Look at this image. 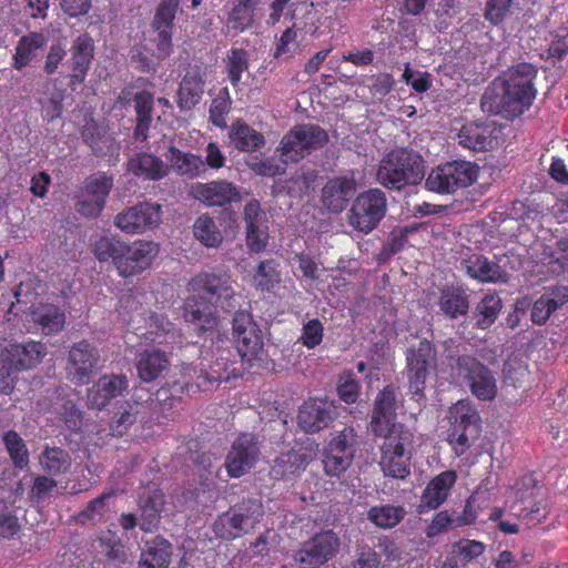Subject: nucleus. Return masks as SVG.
Masks as SVG:
<instances>
[{
  "label": "nucleus",
  "instance_id": "1",
  "mask_svg": "<svg viewBox=\"0 0 568 568\" xmlns=\"http://www.w3.org/2000/svg\"><path fill=\"white\" fill-rule=\"evenodd\" d=\"M536 75L537 69L529 63H519L510 68L503 78L495 80L486 89L480 101L481 110L506 118L523 114L536 97Z\"/></svg>",
  "mask_w": 568,
  "mask_h": 568
},
{
  "label": "nucleus",
  "instance_id": "2",
  "mask_svg": "<svg viewBox=\"0 0 568 568\" xmlns=\"http://www.w3.org/2000/svg\"><path fill=\"white\" fill-rule=\"evenodd\" d=\"M94 255L100 262H111L121 277H131L148 270L160 253L153 241L138 240L132 243L101 237L94 243Z\"/></svg>",
  "mask_w": 568,
  "mask_h": 568
},
{
  "label": "nucleus",
  "instance_id": "3",
  "mask_svg": "<svg viewBox=\"0 0 568 568\" xmlns=\"http://www.w3.org/2000/svg\"><path fill=\"white\" fill-rule=\"evenodd\" d=\"M45 286L36 278L22 282L14 293L16 303L11 305V312L16 310L26 317L31 318L28 331H41L43 334H53L64 326V314L44 296Z\"/></svg>",
  "mask_w": 568,
  "mask_h": 568
},
{
  "label": "nucleus",
  "instance_id": "4",
  "mask_svg": "<svg viewBox=\"0 0 568 568\" xmlns=\"http://www.w3.org/2000/svg\"><path fill=\"white\" fill-rule=\"evenodd\" d=\"M424 178L422 156L406 149L390 151L382 161L377 171V181L388 189H400L407 184H417Z\"/></svg>",
  "mask_w": 568,
  "mask_h": 568
},
{
  "label": "nucleus",
  "instance_id": "5",
  "mask_svg": "<svg viewBox=\"0 0 568 568\" xmlns=\"http://www.w3.org/2000/svg\"><path fill=\"white\" fill-rule=\"evenodd\" d=\"M385 438L382 446L381 468L385 476L404 479L409 475L413 434L406 427H396L395 432L379 435Z\"/></svg>",
  "mask_w": 568,
  "mask_h": 568
},
{
  "label": "nucleus",
  "instance_id": "6",
  "mask_svg": "<svg viewBox=\"0 0 568 568\" xmlns=\"http://www.w3.org/2000/svg\"><path fill=\"white\" fill-rule=\"evenodd\" d=\"M449 419L452 422L449 444L455 454L460 456L478 438L480 418L469 400H459L450 408Z\"/></svg>",
  "mask_w": 568,
  "mask_h": 568
},
{
  "label": "nucleus",
  "instance_id": "7",
  "mask_svg": "<svg viewBox=\"0 0 568 568\" xmlns=\"http://www.w3.org/2000/svg\"><path fill=\"white\" fill-rule=\"evenodd\" d=\"M326 142L327 134L320 126L314 124L295 126L283 136L280 143L282 162L284 164L298 162Z\"/></svg>",
  "mask_w": 568,
  "mask_h": 568
},
{
  "label": "nucleus",
  "instance_id": "8",
  "mask_svg": "<svg viewBox=\"0 0 568 568\" xmlns=\"http://www.w3.org/2000/svg\"><path fill=\"white\" fill-rule=\"evenodd\" d=\"M477 176V165L466 161L450 162L433 169L426 178L425 186L437 193H453L473 184Z\"/></svg>",
  "mask_w": 568,
  "mask_h": 568
},
{
  "label": "nucleus",
  "instance_id": "9",
  "mask_svg": "<svg viewBox=\"0 0 568 568\" xmlns=\"http://www.w3.org/2000/svg\"><path fill=\"white\" fill-rule=\"evenodd\" d=\"M387 210L385 193L379 189H371L361 193L348 212L349 225L363 233L372 232Z\"/></svg>",
  "mask_w": 568,
  "mask_h": 568
},
{
  "label": "nucleus",
  "instance_id": "10",
  "mask_svg": "<svg viewBox=\"0 0 568 568\" xmlns=\"http://www.w3.org/2000/svg\"><path fill=\"white\" fill-rule=\"evenodd\" d=\"M455 372L477 399L493 400L496 397L498 386L495 375L475 357H459Z\"/></svg>",
  "mask_w": 568,
  "mask_h": 568
},
{
  "label": "nucleus",
  "instance_id": "11",
  "mask_svg": "<svg viewBox=\"0 0 568 568\" xmlns=\"http://www.w3.org/2000/svg\"><path fill=\"white\" fill-rule=\"evenodd\" d=\"M262 516L260 501L248 500L220 516L214 523V531L221 538L234 539L253 529Z\"/></svg>",
  "mask_w": 568,
  "mask_h": 568
},
{
  "label": "nucleus",
  "instance_id": "12",
  "mask_svg": "<svg viewBox=\"0 0 568 568\" xmlns=\"http://www.w3.org/2000/svg\"><path fill=\"white\" fill-rule=\"evenodd\" d=\"M113 180L105 173H95L84 180L75 195V209L85 217H97L103 211Z\"/></svg>",
  "mask_w": 568,
  "mask_h": 568
},
{
  "label": "nucleus",
  "instance_id": "13",
  "mask_svg": "<svg viewBox=\"0 0 568 568\" xmlns=\"http://www.w3.org/2000/svg\"><path fill=\"white\" fill-rule=\"evenodd\" d=\"M162 223V207L158 203L142 202L115 215L114 225L125 234H143Z\"/></svg>",
  "mask_w": 568,
  "mask_h": 568
},
{
  "label": "nucleus",
  "instance_id": "14",
  "mask_svg": "<svg viewBox=\"0 0 568 568\" xmlns=\"http://www.w3.org/2000/svg\"><path fill=\"white\" fill-rule=\"evenodd\" d=\"M355 434L352 428H344L329 439L323 454L324 470L329 476H339L354 458Z\"/></svg>",
  "mask_w": 568,
  "mask_h": 568
},
{
  "label": "nucleus",
  "instance_id": "15",
  "mask_svg": "<svg viewBox=\"0 0 568 568\" xmlns=\"http://www.w3.org/2000/svg\"><path fill=\"white\" fill-rule=\"evenodd\" d=\"M233 335L239 355L251 363L261 358L263 339L258 326L246 312L236 313L233 318Z\"/></svg>",
  "mask_w": 568,
  "mask_h": 568
},
{
  "label": "nucleus",
  "instance_id": "16",
  "mask_svg": "<svg viewBox=\"0 0 568 568\" xmlns=\"http://www.w3.org/2000/svg\"><path fill=\"white\" fill-rule=\"evenodd\" d=\"M100 354L85 341L74 344L67 363V375L75 384H87L99 368Z\"/></svg>",
  "mask_w": 568,
  "mask_h": 568
},
{
  "label": "nucleus",
  "instance_id": "17",
  "mask_svg": "<svg viewBox=\"0 0 568 568\" xmlns=\"http://www.w3.org/2000/svg\"><path fill=\"white\" fill-rule=\"evenodd\" d=\"M338 405L327 398H310L298 413V425L306 433H316L328 426L338 415Z\"/></svg>",
  "mask_w": 568,
  "mask_h": 568
},
{
  "label": "nucleus",
  "instance_id": "18",
  "mask_svg": "<svg viewBox=\"0 0 568 568\" xmlns=\"http://www.w3.org/2000/svg\"><path fill=\"white\" fill-rule=\"evenodd\" d=\"M260 457V446L253 434H242L232 444L225 467L231 477L247 473Z\"/></svg>",
  "mask_w": 568,
  "mask_h": 568
},
{
  "label": "nucleus",
  "instance_id": "19",
  "mask_svg": "<svg viewBox=\"0 0 568 568\" xmlns=\"http://www.w3.org/2000/svg\"><path fill=\"white\" fill-rule=\"evenodd\" d=\"M190 194L205 206H224L242 200L240 189L226 180H214L191 185Z\"/></svg>",
  "mask_w": 568,
  "mask_h": 568
},
{
  "label": "nucleus",
  "instance_id": "20",
  "mask_svg": "<svg viewBox=\"0 0 568 568\" xmlns=\"http://www.w3.org/2000/svg\"><path fill=\"white\" fill-rule=\"evenodd\" d=\"M398 396L395 387L386 386L376 397L371 420V429L375 435L389 434L396 427H404L395 422Z\"/></svg>",
  "mask_w": 568,
  "mask_h": 568
},
{
  "label": "nucleus",
  "instance_id": "21",
  "mask_svg": "<svg viewBox=\"0 0 568 568\" xmlns=\"http://www.w3.org/2000/svg\"><path fill=\"white\" fill-rule=\"evenodd\" d=\"M434 351L430 342L420 341L417 347L407 353L409 388L415 396H420L426 376L434 364Z\"/></svg>",
  "mask_w": 568,
  "mask_h": 568
},
{
  "label": "nucleus",
  "instance_id": "22",
  "mask_svg": "<svg viewBox=\"0 0 568 568\" xmlns=\"http://www.w3.org/2000/svg\"><path fill=\"white\" fill-rule=\"evenodd\" d=\"M339 546V538L333 530L322 531L304 545L298 560L311 565H322L336 555Z\"/></svg>",
  "mask_w": 568,
  "mask_h": 568
},
{
  "label": "nucleus",
  "instance_id": "23",
  "mask_svg": "<svg viewBox=\"0 0 568 568\" xmlns=\"http://www.w3.org/2000/svg\"><path fill=\"white\" fill-rule=\"evenodd\" d=\"M193 291L205 292L216 302H221V307H230L229 300L233 297L234 291L231 278L226 273L204 272L196 275L190 283Z\"/></svg>",
  "mask_w": 568,
  "mask_h": 568
},
{
  "label": "nucleus",
  "instance_id": "24",
  "mask_svg": "<svg viewBox=\"0 0 568 568\" xmlns=\"http://www.w3.org/2000/svg\"><path fill=\"white\" fill-rule=\"evenodd\" d=\"M497 128L488 122H470L462 126L458 143L474 151H486L497 144Z\"/></svg>",
  "mask_w": 568,
  "mask_h": 568
},
{
  "label": "nucleus",
  "instance_id": "25",
  "mask_svg": "<svg viewBox=\"0 0 568 568\" xmlns=\"http://www.w3.org/2000/svg\"><path fill=\"white\" fill-rule=\"evenodd\" d=\"M356 191L354 176H336L328 180L322 190V203L331 212H342Z\"/></svg>",
  "mask_w": 568,
  "mask_h": 568
},
{
  "label": "nucleus",
  "instance_id": "26",
  "mask_svg": "<svg viewBox=\"0 0 568 568\" xmlns=\"http://www.w3.org/2000/svg\"><path fill=\"white\" fill-rule=\"evenodd\" d=\"M457 475L454 470H446L435 476L425 487L418 505V513L423 514L443 505L448 498Z\"/></svg>",
  "mask_w": 568,
  "mask_h": 568
},
{
  "label": "nucleus",
  "instance_id": "27",
  "mask_svg": "<svg viewBox=\"0 0 568 568\" xmlns=\"http://www.w3.org/2000/svg\"><path fill=\"white\" fill-rule=\"evenodd\" d=\"M94 43L88 34L79 36L71 47V74L70 87L75 89L77 85L84 82L91 60L93 58Z\"/></svg>",
  "mask_w": 568,
  "mask_h": 568
},
{
  "label": "nucleus",
  "instance_id": "28",
  "mask_svg": "<svg viewBox=\"0 0 568 568\" xmlns=\"http://www.w3.org/2000/svg\"><path fill=\"white\" fill-rule=\"evenodd\" d=\"M128 388V381L121 375H103L88 390V405L101 409Z\"/></svg>",
  "mask_w": 568,
  "mask_h": 568
},
{
  "label": "nucleus",
  "instance_id": "29",
  "mask_svg": "<svg viewBox=\"0 0 568 568\" xmlns=\"http://www.w3.org/2000/svg\"><path fill=\"white\" fill-rule=\"evenodd\" d=\"M315 456L316 447L310 442L297 450L293 449L277 457L272 468V474L275 478L295 475L305 469Z\"/></svg>",
  "mask_w": 568,
  "mask_h": 568
},
{
  "label": "nucleus",
  "instance_id": "30",
  "mask_svg": "<svg viewBox=\"0 0 568 568\" xmlns=\"http://www.w3.org/2000/svg\"><path fill=\"white\" fill-rule=\"evenodd\" d=\"M47 44V38L41 32H30L21 37L12 55V68L21 71L36 62Z\"/></svg>",
  "mask_w": 568,
  "mask_h": 568
},
{
  "label": "nucleus",
  "instance_id": "31",
  "mask_svg": "<svg viewBox=\"0 0 568 568\" xmlns=\"http://www.w3.org/2000/svg\"><path fill=\"white\" fill-rule=\"evenodd\" d=\"M135 334L145 343L169 345L175 343L178 336L173 325L163 316L150 313L144 326H136Z\"/></svg>",
  "mask_w": 568,
  "mask_h": 568
},
{
  "label": "nucleus",
  "instance_id": "32",
  "mask_svg": "<svg viewBox=\"0 0 568 568\" xmlns=\"http://www.w3.org/2000/svg\"><path fill=\"white\" fill-rule=\"evenodd\" d=\"M8 359L17 369H29L38 365L47 355V348L40 342L11 344L7 349Z\"/></svg>",
  "mask_w": 568,
  "mask_h": 568
},
{
  "label": "nucleus",
  "instance_id": "33",
  "mask_svg": "<svg viewBox=\"0 0 568 568\" xmlns=\"http://www.w3.org/2000/svg\"><path fill=\"white\" fill-rule=\"evenodd\" d=\"M164 156L180 175L196 178L205 173L204 161L200 155L183 152L174 145H170Z\"/></svg>",
  "mask_w": 568,
  "mask_h": 568
},
{
  "label": "nucleus",
  "instance_id": "34",
  "mask_svg": "<svg viewBox=\"0 0 568 568\" xmlns=\"http://www.w3.org/2000/svg\"><path fill=\"white\" fill-rule=\"evenodd\" d=\"M568 302V287L559 286L546 292L537 300L531 310V320L541 325L560 306Z\"/></svg>",
  "mask_w": 568,
  "mask_h": 568
},
{
  "label": "nucleus",
  "instance_id": "35",
  "mask_svg": "<svg viewBox=\"0 0 568 568\" xmlns=\"http://www.w3.org/2000/svg\"><path fill=\"white\" fill-rule=\"evenodd\" d=\"M466 273L481 282H505L506 273L488 258L474 254L463 262Z\"/></svg>",
  "mask_w": 568,
  "mask_h": 568
},
{
  "label": "nucleus",
  "instance_id": "36",
  "mask_svg": "<svg viewBox=\"0 0 568 568\" xmlns=\"http://www.w3.org/2000/svg\"><path fill=\"white\" fill-rule=\"evenodd\" d=\"M184 318L197 326L201 331H209L217 325V317L209 305L202 298L195 296L189 297L184 306Z\"/></svg>",
  "mask_w": 568,
  "mask_h": 568
},
{
  "label": "nucleus",
  "instance_id": "37",
  "mask_svg": "<svg viewBox=\"0 0 568 568\" xmlns=\"http://www.w3.org/2000/svg\"><path fill=\"white\" fill-rule=\"evenodd\" d=\"M172 555L171 545L161 537L146 542L142 550L138 568H168Z\"/></svg>",
  "mask_w": 568,
  "mask_h": 568
},
{
  "label": "nucleus",
  "instance_id": "38",
  "mask_svg": "<svg viewBox=\"0 0 568 568\" xmlns=\"http://www.w3.org/2000/svg\"><path fill=\"white\" fill-rule=\"evenodd\" d=\"M169 359L166 355L155 348L145 349L139 354L136 361V371L143 382H152L168 367Z\"/></svg>",
  "mask_w": 568,
  "mask_h": 568
},
{
  "label": "nucleus",
  "instance_id": "39",
  "mask_svg": "<svg viewBox=\"0 0 568 568\" xmlns=\"http://www.w3.org/2000/svg\"><path fill=\"white\" fill-rule=\"evenodd\" d=\"M128 169L134 175L148 180H160L168 174V168L163 161L149 153H141L130 159Z\"/></svg>",
  "mask_w": 568,
  "mask_h": 568
},
{
  "label": "nucleus",
  "instance_id": "40",
  "mask_svg": "<svg viewBox=\"0 0 568 568\" xmlns=\"http://www.w3.org/2000/svg\"><path fill=\"white\" fill-rule=\"evenodd\" d=\"M231 143L242 152H253L264 145V136L248 126L246 123L237 121L230 129Z\"/></svg>",
  "mask_w": 568,
  "mask_h": 568
},
{
  "label": "nucleus",
  "instance_id": "41",
  "mask_svg": "<svg viewBox=\"0 0 568 568\" xmlns=\"http://www.w3.org/2000/svg\"><path fill=\"white\" fill-rule=\"evenodd\" d=\"M114 514L113 494L105 493L93 499L88 507L79 514L78 520L82 524L93 525L108 521Z\"/></svg>",
  "mask_w": 568,
  "mask_h": 568
},
{
  "label": "nucleus",
  "instance_id": "42",
  "mask_svg": "<svg viewBox=\"0 0 568 568\" xmlns=\"http://www.w3.org/2000/svg\"><path fill=\"white\" fill-rule=\"evenodd\" d=\"M252 282L258 291L275 293L282 282L278 263L274 260L262 261L255 270Z\"/></svg>",
  "mask_w": 568,
  "mask_h": 568
},
{
  "label": "nucleus",
  "instance_id": "43",
  "mask_svg": "<svg viewBox=\"0 0 568 568\" xmlns=\"http://www.w3.org/2000/svg\"><path fill=\"white\" fill-rule=\"evenodd\" d=\"M194 237L205 247L217 248L223 243V234L209 214L200 215L193 224Z\"/></svg>",
  "mask_w": 568,
  "mask_h": 568
},
{
  "label": "nucleus",
  "instance_id": "44",
  "mask_svg": "<svg viewBox=\"0 0 568 568\" xmlns=\"http://www.w3.org/2000/svg\"><path fill=\"white\" fill-rule=\"evenodd\" d=\"M203 80L197 74L187 73L181 84L178 92V105L184 110H191L201 100L203 94Z\"/></svg>",
  "mask_w": 568,
  "mask_h": 568
},
{
  "label": "nucleus",
  "instance_id": "45",
  "mask_svg": "<svg viewBox=\"0 0 568 568\" xmlns=\"http://www.w3.org/2000/svg\"><path fill=\"white\" fill-rule=\"evenodd\" d=\"M261 0H234L235 6L232 9L227 24L229 27L243 31L252 26L254 20V11Z\"/></svg>",
  "mask_w": 568,
  "mask_h": 568
},
{
  "label": "nucleus",
  "instance_id": "46",
  "mask_svg": "<svg viewBox=\"0 0 568 568\" xmlns=\"http://www.w3.org/2000/svg\"><path fill=\"white\" fill-rule=\"evenodd\" d=\"M406 511L400 506L383 505L368 510L367 518L379 528H393L405 516Z\"/></svg>",
  "mask_w": 568,
  "mask_h": 568
},
{
  "label": "nucleus",
  "instance_id": "47",
  "mask_svg": "<svg viewBox=\"0 0 568 568\" xmlns=\"http://www.w3.org/2000/svg\"><path fill=\"white\" fill-rule=\"evenodd\" d=\"M39 463L51 475L64 473L71 466L68 453L58 447H47L39 456Z\"/></svg>",
  "mask_w": 568,
  "mask_h": 568
},
{
  "label": "nucleus",
  "instance_id": "48",
  "mask_svg": "<svg viewBox=\"0 0 568 568\" xmlns=\"http://www.w3.org/2000/svg\"><path fill=\"white\" fill-rule=\"evenodd\" d=\"M151 28L145 50L153 51V55L158 60L168 58L172 52V30L159 27Z\"/></svg>",
  "mask_w": 568,
  "mask_h": 568
},
{
  "label": "nucleus",
  "instance_id": "49",
  "mask_svg": "<svg viewBox=\"0 0 568 568\" xmlns=\"http://www.w3.org/2000/svg\"><path fill=\"white\" fill-rule=\"evenodd\" d=\"M501 310V300L496 294H487L476 307V324L478 327L488 328L497 318Z\"/></svg>",
  "mask_w": 568,
  "mask_h": 568
},
{
  "label": "nucleus",
  "instance_id": "50",
  "mask_svg": "<svg viewBox=\"0 0 568 568\" xmlns=\"http://www.w3.org/2000/svg\"><path fill=\"white\" fill-rule=\"evenodd\" d=\"M134 100L138 116L135 136L139 140H145L151 123L153 97L151 93L143 91L136 93Z\"/></svg>",
  "mask_w": 568,
  "mask_h": 568
},
{
  "label": "nucleus",
  "instance_id": "51",
  "mask_svg": "<svg viewBox=\"0 0 568 568\" xmlns=\"http://www.w3.org/2000/svg\"><path fill=\"white\" fill-rule=\"evenodd\" d=\"M225 63L229 80L237 85L242 74L248 69V53L244 49L232 48L226 53Z\"/></svg>",
  "mask_w": 568,
  "mask_h": 568
},
{
  "label": "nucleus",
  "instance_id": "52",
  "mask_svg": "<svg viewBox=\"0 0 568 568\" xmlns=\"http://www.w3.org/2000/svg\"><path fill=\"white\" fill-rule=\"evenodd\" d=\"M95 548L109 559L124 562L126 555L123 545L114 532L108 530L95 540Z\"/></svg>",
  "mask_w": 568,
  "mask_h": 568
},
{
  "label": "nucleus",
  "instance_id": "53",
  "mask_svg": "<svg viewBox=\"0 0 568 568\" xmlns=\"http://www.w3.org/2000/svg\"><path fill=\"white\" fill-rule=\"evenodd\" d=\"M440 310L450 317L463 315L468 310L466 295L459 290H446L439 301Z\"/></svg>",
  "mask_w": 568,
  "mask_h": 568
},
{
  "label": "nucleus",
  "instance_id": "54",
  "mask_svg": "<svg viewBox=\"0 0 568 568\" xmlns=\"http://www.w3.org/2000/svg\"><path fill=\"white\" fill-rule=\"evenodd\" d=\"M3 442L13 464L20 468L26 467L29 463V452L24 440L16 432L9 430L3 435Z\"/></svg>",
  "mask_w": 568,
  "mask_h": 568
},
{
  "label": "nucleus",
  "instance_id": "55",
  "mask_svg": "<svg viewBox=\"0 0 568 568\" xmlns=\"http://www.w3.org/2000/svg\"><path fill=\"white\" fill-rule=\"evenodd\" d=\"M138 414V403L126 402L120 405L111 424L112 433L114 435H122L135 422Z\"/></svg>",
  "mask_w": 568,
  "mask_h": 568
},
{
  "label": "nucleus",
  "instance_id": "56",
  "mask_svg": "<svg viewBox=\"0 0 568 568\" xmlns=\"http://www.w3.org/2000/svg\"><path fill=\"white\" fill-rule=\"evenodd\" d=\"M82 135L97 154H104L111 148V140L104 134H100L99 128L93 120L87 122Z\"/></svg>",
  "mask_w": 568,
  "mask_h": 568
},
{
  "label": "nucleus",
  "instance_id": "57",
  "mask_svg": "<svg viewBox=\"0 0 568 568\" xmlns=\"http://www.w3.org/2000/svg\"><path fill=\"white\" fill-rule=\"evenodd\" d=\"M163 496L161 494H154L149 498V501L142 508V521L140 526L145 531L153 530L159 521V515L161 513Z\"/></svg>",
  "mask_w": 568,
  "mask_h": 568
},
{
  "label": "nucleus",
  "instance_id": "58",
  "mask_svg": "<svg viewBox=\"0 0 568 568\" xmlns=\"http://www.w3.org/2000/svg\"><path fill=\"white\" fill-rule=\"evenodd\" d=\"M179 6L180 0H162L155 12L151 27L166 28L172 30L173 21Z\"/></svg>",
  "mask_w": 568,
  "mask_h": 568
},
{
  "label": "nucleus",
  "instance_id": "59",
  "mask_svg": "<svg viewBox=\"0 0 568 568\" xmlns=\"http://www.w3.org/2000/svg\"><path fill=\"white\" fill-rule=\"evenodd\" d=\"M359 385L353 373L344 372L337 383V394L346 404H354L359 395Z\"/></svg>",
  "mask_w": 568,
  "mask_h": 568
},
{
  "label": "nucleus",
  "instance_id": "60",
  "mask_svg": "<svg viewBox=\"0 0 568 568\" xmlns=\"http://www.w3.org/2000/svg\"><path fill=\"white\" fill-rule=\"evenodd\" d=\"M324 328L318 320H311L304 324L300 341L307 348H314L322 343Z\"/></svg>",
  "mask_w": 568,
  "mask_h": 568
},
{
  "label": "nucleus",
  "instance_id": "61",
  "mask_svg": "<svg viewBox=\"0 0 568 568\" xmlns=\"http://www.w3.org/2000/svg\"><path fill=\"white\" fill-rule=\"evenodd\" d=\"M268 242V232L265 224H257L246 229V244L252 252H262Z\"/></svg>",
  "mask_w": 568,
  "mask_h": 568
},
{
  "label": "nucleus",
  "instance_id": "62",
  "mask_svg": "<svg viewBox=\"0 0 568 568\" xmlns=\"http://www.w3.org/2000/svg\"><path fill=\"white\" fill-rule=\"evenodd\" d=\"M402 78L418 93L426 92L432 87L430 74L428 72L414 71L409 65L405 67Z\"/></svg>",
  "mask_w": 568,
  "mask_h": 568
},
{
  "label": "nucleus",
  "instance_id": "63",
  "mask_svg": "<svg viewBox=\"0 0 568 568\" xmlns=\"http://www.w3.org/2000/svg\"><path fill=\"white\" fill-rule=\"evenodd\" d=\"M247 164L256 174L264 176H274L285 172L284 163H275L273 159H261L258 156H254L247 162Z\"/></svg>",
  "mask_w": 568,
  "mask_h": 568
},
{
  "label": "nucleus",
  "instance_id": "64",
  "mask_svg": "<svg viewBox=\"0 0 568 568\" xmlns=\"http://www.w3.org/2000/svg\"><path fill=\"white\" fill-rule=\"evenodd\" d=\"M505 378L514 386L521 385L528 376L527 364L521 361L508 359L504 366Z\"/></svg>",
  "mask_w": 568,
  "mask_h": 568
}]
</instances>
